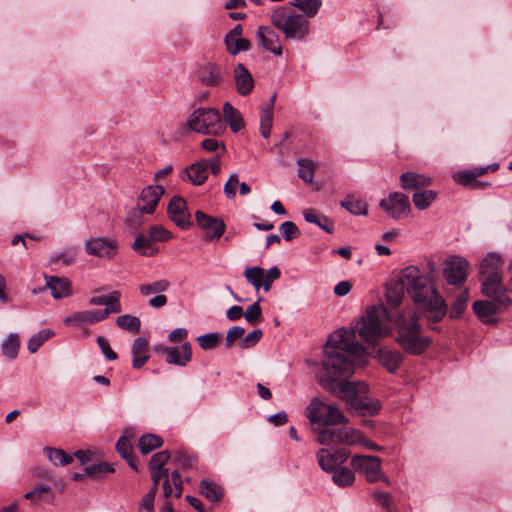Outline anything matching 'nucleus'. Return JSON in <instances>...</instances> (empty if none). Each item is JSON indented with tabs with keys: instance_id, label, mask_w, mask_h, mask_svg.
<instances>
[{
	"instance_id": "774afa93",
	"label": "nucleus",
	"mask_w": 512,
	"mask_h": 512,
	"mask_svg": "<svg viewBox=\"0 0 512 512\" xmlns=\"http://www.w3.org/2000/svg\"><path fill=\"white\" fill-rule=\"evenodd\" d=\"M374 500L381 505L386 510L391 508L392 505V496L389 493L375 491L372 494Z\"/></svg>"
},
{
	"instance_id": "6ab92c4d",
	"label": "nucleus",
	"mask_w": 512,
	"mask_h": 512,
	"mask_svg": "<svg viewBox=\"0 0 512 512\" xmlns=\"http://www.w3.org/2000/svg\"><path fill=\"white\" fill-rule=\"evenodd\" d=\"M262 47L276 56H281L282 46L279 35L269 26H260L256 33Z\"/></svg>"
},
{
	"instance_id": "9d476101",
	"label": "nucleus",
	"mask_w": 512,
	"mask_h": 512,
	"mask_svg": "<svg viewBox=\"0 0 512 512\" xmlns=\"http://www.w3.org/2000/svg\"><path fill=\"white\" fill-rule=\"evenodd\" d=\"M317 441L320 445H354L362 441V434L350 427H326L317 432Z\"/></svg>"
},
{
	"instance_id": "de8ad7c7",
	"label": "nucleus",
	"mask_w": 512,
	"mask_h": 512,
	"mask_svg": "<svg viewBox=\"0 0 512 512\" xmlns=\"http://www.w3.org/2000/svg\"><path fill=\"white\" fill-rule=\"evenodd\" d=\"M116 325L121 329L137 333L141 328V321L136 316L124 314L117 317Z\"/></svg>"
},
{
	"instance_id": "37998d69",
	"label": "nucleus",
	"mask_w": 512,
	"mask_h": 512,
	"mask_svg": "<svg viewBox=\"0 0 512 512\" xmlns=\"http://www.w3.org/2000/svg\"><path fill=\"white\" fill-rule=\"evenodd\" d=\"M163 445L161 437L155 434H145L139 439V449L142 454H148L152 450L157 449Z\"/></svg>"
},
{
	"instance_id": "72a5a7b5",
	"label": "nucleus",
	"mask_w": 512,
	"mask_h": 512,
	"mask_svg": "<svg viewBox=\"0 0 512 512\" xmlns=\"http://www.w3.org/2000/svg\"><path fill=\"white\" fill-rule=\"evenodd\" d=\"M85 475L95 480H101L106 475L114 473L115 468L112 464L100 462L97 464L89 465L84 468Z\"/></svg>"
},
{
	"instance_id": "6e6552de",
	"label": "nucleus",
	"mask_w": 512,
	"mask_h": 512,
	"mask_svg": "<svg viewBox=\"0 0 512 512\" xmlns=\"http://www.w3.org/2000/svg\"><path fill=\"white\" fill-rule=\"evenodd\" d=\"M488 300H478L473 304V311L478 319L489 325L497 323L496 315L504 311L511 303L506 290H499L493 294L485 295Z\"/></svg>"
},
{
	"instance_id": "052dcab7",
	"label": "nucleus",
	"mask_w": 512,
	"mask_h": 512,
	"mask_svg": "<svg viewBox=\"0 0 512 512\" xmlns=\"http://www.w3.org/2000/svg\"><path fill=\"white\" fill-rule=\"evenodd\" d=\"M116 451L120 454L122 458L129 457L132 455V445L129 437L124 434L122 435L117 443H116Z\"/></svg>"
},
{
	"instance_id": "f257e3e1",
	"label": "nucleus",
	"mask_w": 512,
	"mask_h": 512,
	"mask_svg": "<svg viewBox=\"0 0 512 512\" xmlns=\"http://www.w3.org/2000/svg\"><path fill=\"white\" fill-rule=\"evenodd\" d=\"M350 336L351 333L345 328L329 336L319 381L325 390L345 400L358 414L373 416L378 413L380 403L368 397L367 384L341 381L354 373L356 360L366 353L363 345L350 340Z\"/></svg>"
},
{
	"instance_id": "473e14b6",
	"label": "nucleus",
	"mask_w": 512,
	"mask_h": 512,
	"mask_svg": "<svg viewBox=\"0 0 512 512\" xmlns=\"http://www.w3.org/2000/svg\"><path fill=\"white\" fill-rule=\"evenodd\" d=\"M304 219L309 223H314L327 233H333V222L324 215L315 213L312 209H305L303 211Z\"/></svg>"
},
{
	"instance_id": "7c9ffc66",
	"label": "nucleus",
	"mask_w": 512,
	"mask_h": 512,
	"mask_svg": "<svg viewBox=\"0 0 512 512\" xmlns=\"http://www.w3.org/2000/svg\"><path fill=\"white\" fill-rule=\"evenodd\" d=\"M20 349V337L17 333H10L1 344L2 354L13 360L17 357Z\"/></svg>"
},
{
	"instance_id": "5fc2aeb1",
	"label": "nucleus",
	"mask_w": 512,
	"mask_h": 512,
	"mask_svg": "<svg viewBox=\"0 0 512 512\" xmlns=\"http://www.w3.org/2000/svg\"><path fill=\"white\" fill-rule=\"evenodd\" d=\"M261 300V297L258 298V300L252 305H250L243 313L245 320L251 325H255L261 318L262 309L259 305Z\"/></svg>"
},
{
	"instance_id": "f03ea898",
	"label": "nucleus",
	"mask_w": 512,
	"mask_h": 512,
	"mask_svg": "<svg viewBox=\"0 0 512 512\" xmlns=\"http://www.w3.org/2000/svg\"><path fill=\"white\" fill-rule=\"evenodd\" d=\"M398 275L418 308L429 313L428 319L433 322L441 320L446 313V305L433 286L431 276L412 265L402 269Z\"/></svg>"
},
{
	"instance_id": "cd10ccee",
	"label": "nucleus",
	"mask_w": 512,
	"mask_h": 512,
	"mask_svg": "<svg viewBox=\"0 0 512 512\" xmlns=\"http://www.w3.org/2000/svg\"><path fill=\"white\" fill-rule=\"evenodd\" d=\"M379 362L391 373L395 372L403 361V356L398 351L379 349Z\"/></svg>"
},
{
	"instance_id": "79ce46f5",
	"label": "nucleus",
	"mask_w": 512,
	"mask_h": 512,
	"mask_svg": "<svg viewBox=\"0 0 512 512\" xmlns=\"http://www.w3.org/2000/svg\"><path fill=\"white\" fill-rule=\"evenodd\" d=\"M52 492V486L48 484H38L31 491L24 495L26 500H29L32 505H39L45 498L44 495Z\"/></svg>"
},
{
	"instance_id": "20e7f679",
	"label": "nucleus",
	"mask_w": 512,
	"mask_h": 512,
	"mask_svg": "<svg viewBox=\"0 0 512 512\" xmlns=\"http://www.w3.org/2000/svg\"><path fill=\"white\" fill-rule=\"evenodd\" d=\"M389 323L390 316L384 305L371 306L351 330H348L351 333L350 340H355V335L358 334L367 344L375 345L380 338L390 333Z\"/></svg>"
},
{
	"instance_id": "423d86ee",
	"label": "nucleus",
	"mask_w": 512,
	"mask_h": 512,
	"mask_svg": "<svg viewBox=\"0 0 512 512\" xmlns=\"http://www.w3.org/2000/svg\"><path fill=\"white\" fill-rule=\"evenodd\" d=\"M271 21L287 39H303L309 34V21L302 15L290 13L285 7L276 9L272 13Z\"/></svg>"
},
{
	"instance_id": "09e8293b",
	"label": "nucleus",
	"mask_w": 512,
	"mask_h": 512,
	"mask_svg": "<svg viewBox=\"0 0 512 512\" xmlns=\"http://www.w3.org/2000/svg\"><path fill=\"white\" fill-rule=\"evenodd\" d=\"M293 5L299 8L307 17H314L322 5L321 0H293Z\"/></svg>"
},
{
	"instance_id": "b1692460",
	"label": "nucleus",
	"mask_w": 512,
	"mask_h": 512,
	"mask_svg": "<svg viewBox=\"0 0 512 512\" xmlns=\"http://www.w3.org/2000/svg\"><path fill=\"white\" fill-rule=\"evenodd\" d=\"M209 161L202 159L185 169L188 181L194 185L203 184L208 177Z\"/></svg>"
},
{
	"instance_id": "39448f33",
	"label": "nucleus",
	"mask_w": 512,
	"mask_h": 512,
	"mask_svg": "<svg viewBox=\"0 0 512 512\" xmlns=\"http://www.w3.org/2000/svg\"><path fill=\"white\" fill-rule=\"evenodd\" d=\"M187 127L203 135H221L225 131V125L221 114L214 108H197L188 117Z\"/></svg>"
},
{
	"instance_id": "4c0bfd02",
	"label": "nucleus",
	"mask_w": 512,
	"mask_h": 512,
	"mask_svg": "<svg viewBox=\"0 0 512 512\" xmlns=\"http://www.w3.org/2000/svg\"><path fill=\"white\" fill-rule=\"evenodd\" d=\"M437 193L433 190H419L413 194V203L419 210L427 209L436 199Z\"/></svg>"
},
{
	"instance_id": "5701e85b",
	"label": "nucleus",
	"mask_w": 512,
	"mask_h": 512,
	"mask_svg": "<svg viewBox=\"0 0 512 512\" xmlns=\"http://www.w3.org/2000/svg\"><path fill=\"white\" fill-rule=\"evenodd\" d=\"M432 184V179L423 174L415 172H406L400 176V186L404 190H417L428 187Z\"/></svg>"
},
{
	"instance_id": "aec40b11",
	"label": "nucleus",
	"mask_w": 512,
	"mask_h": 512,
	"mask_svg": "<svg viewBox=\"0 0 512 512\" xmlns=\"http://www.w3.org/2000/svg\"><path fill=\"white\" fill-rule=\"evenodd\" d=\"M236 91L241 96L249 95L254 88V80L251 73L242 63H238L233 71Z\"/></svg>"
},
{
	"instance_id": "a211bd4d",
	"label": "nucleus",
	"mask_w": 512,
	"mask_h": 512,
	"mask_svg": "<svg viewBox=\"0 0 512 512\" xmlns=\"http://www.w3.org/2000/svg\"><path fill=\"white\" fill-rule=\"evenodd\" d=\"M161 350L166 353V362L171 365L184 367L192 359V347L189 342H184L178 347H164Z\"/></svg>"
},
{
	"instance_id": "a18cd8bd",
	"label": "nucleus",
	"mask_w": 512,
	"mask_h": 512,
	"mask_svg": "<svg viewBox=\"0 0 512 512\" xmlns=\"http://www.w3.org/2000/svg\"><path fill=\"white\" fill-rule=\"evenodd\" d=\"M52 336L54 332L51 329H43L30 337L27 348L31 353H36L38 349Z\"/></svg>"
},
{
	"instance_id": "f8f14e48",
	"label": "nucleus",
	"mask_w": 512,
	"mask_h": 512,
	"mask_svg": "<svg viewBox=\"0 0 512 512\" xmlns=\"http://www.w3.org/2000/svg\"><path fill=\"white\" fill-rule=\"evenodd\" d=\"M352 464L361 469L368 482H376L384 479L389 483L381 472V460L377 456H354Z\"/></svg>"
},
{
	"instance_id": "3c124183",
	"label": "nucleus",
	"mask_w": 512,
	"mask_h": 512,
	"mask_svg": "<svg viewBox=\"0 0 512 512\" xmlns=\"http://www.w3.org/2000/svg\"><path fill=\"white\" fill-rule=\"evenodd\" d=\"M225 44L228 52L231 55H236L240 51H247L250 49V42L247 39L237 37L234 39H225Z\"/></svg>"
},
{
	"instance_id": "c9c22d12",
	"label": "nucleus",
	"mask_w": 512,
	"mask_h": 512,
	"mask_svg": "<svg viewBox=\"0 0 512 512\" xmlns=\"http://www.w3.org/2000/svg\"><path fill=\"white\" fill-rule=\"evenodd\" d=\"M332 480L339 487H348L355 481L353 471L347 467H337L332 472Z\"/></svg>"
},
{
	"instance_id": "f3484780",
	"label": "nucleus",
	"mask_w": 512,
	"mask_h": 512,
	"mask_svg": "<svg viewBox=\"0 0 512 512\" xmlns=\"http://www.w3.org/2000/svg\"><path fill=\"white\" fill-rule=\"evenodd\" d=\"M196 222L204 229L207 239L220 238L225 232V223L223 220L215 217H211L202 211L195 213Z\"/></svg>"
},
{
	"instance_id": "680f3d73",
	"label": "nucleus",
	"mask_w": 512,
	"mask_h": 512,
	"mask_svg": "<svg viewBox=\"0 0 512 512\" xmlns=\"http://www.w3.org/2000/svg\"><path fill=\"white\" fill-rule=\"evenodd\" d=\"M280 270L278 267L273 266L268 269V271L265 273L264 279L262 281V287L266 292H268L271 289L272 283L280 278Z\"/></svg>"
},
{
	"instance_id": "e2e57ef3",
	"label": "nucleus",
	"mask_w": 512,
	"mask_h": 512,
	"mask_svg": "<svg viewBox=\"0 0 512 512\" xmlns=\"http://www.w3.org/2000/svg\"><path fill=\"white\" fill-rule=\"evenodd\" d=\"M157 492L155 491V487H151L149 492L141 499L139 503V508L144 509L147 512H154V500Z\"/></svg>"
},
{
	"instance_id": "c756f323",
	"label": "nucleus",
	"mask_w": 512,
	"mask_h": 512,
	"mask_svg": "<svg viewBox=\"0 0 512 512\" xmlns=\"http://www.w3.org/2000/svg\"><path fill=\"white\" fill-rule=\"evenodd\" d=\"M33 477L40 480H46L50 482L56 489L63 492L65 489V483L61 478L56 477L53 472L42 466L35 467L32 472Z\"/></svg>"
},
{
	"instance_id": "864d4df0",
	"label": "nucleus",
	"mask_w": 512,
	"mask_h": 512,
	"mask_svg": "<svg viewBox=\"0 0 512 512\" xmlns=\"http://www.w3.org/2000/svg\"><path fill=\"white\" fill-rule=\"evenodd\" d=\"M196 341L203 350H212L218 346L220 341V334L215 332L204 334L198 336Z\"/></svg>"
},
{
	"instance_id": "393cba45",
	"label": "nucleus",
	"mask_w": 512,
	"mask_h": 512,
	"mask_svg": "<svg viewBox=\"0 0 512 512\" xmlns=\"http://www.w3.org/2000/svg\"><path fill=\"white\" fill-rule=\"evenodd\" d=\"M89 303L91 305L106 306L103 311H108V315L122 311V306L120 303V292L118 291H113L108 295L92 297L90 298Z\"/></svg>"
},
{
	"instance_id": "dca6fc26",
	"label": "nucleus",
	"mask_w": 512,
	"mask_h": 512,
	"mask_svg": "<svg viewBox=\"0 0 512 512\" xmlns=\"http://www.w3.org/2000/svg\"><path fill=\"white\" fill-rule=\"evenodd\" d=\"M85 248L89 255L111 259L116 255L118 244L112 239L94 238L86 241Z\"/></svg>"
},
{
	"instance_id": "2f4dec72",
	"label": "nucleus",
	"mask_w": 512,
	"mask_h": 512,
	"mask_svg": "<svg viewBox=\"0 0 512 512\" xmlns=\"http://www.w3.org/2000/svg\"><path fill=\"white\" fill-rule=\"evenodd\" d=\"M199 489L200 493L212 502H217L223 497L222 488L208 479H203L200 482Z\"/></svg>"
},
{
	"instance_id": "9b49d317",
	"label": "nucleus",
	"mask_w": 512,
	"mask_h": 512,
	"mask_svg": "<svg viewBox=\"0 0 512 512\" xmlns=\"http://www.w3.org/2000/svg\"><path fill=\"white\" fill-rule=\"evenodd\" d=\"M380 207L396 220L406 218L411 211L409 198L400 192L389 194L386 199L381 200Z\"/></svg>"
},
{
	"instance_id": "c03bdc74",
	"label": "nucleus",
	"mask_w": 512,
	"mask_h": 512,
	"mask_svg": "<svg viewBox=\"0 0 512 512\" xmlns=\"http://www.w3.org/2000/svg\"><path fill=\"white\" fill-rule=\"evenodd\" d=\"M298 169V177L307 183H311L314 178L315 173V164L313 161L300 158L297 161Z\"/></svg>"
},
{
	"instance_id": "0eeeda50",
	"label": "nucleus",
	"mask_w": 512,
	"mask_h": 512,
	"mask_svg": "<svg viewBox=\"0 0 512 512\" xmlns=\"http://www.w3.org/2000/svg\"><path fill=\"white\" fill-rule=\"evenodd\" d=\"M503 261L499 254L488 253L480 263L482 293L490 295L499 290H506L502 282Z\"/></svg>"
},
{
	"instance_id": "58836bf2",
	"label": "nucleus",
	"mask_w": 512,
	"mask_h": 512,
	"mask_svg": "<svg viewBox=\"0 0 512 512\" xmlns=\"http://www.w3.org/2000/svg\"><path fill=\"white\" fill-rule=\"evenodd\" d=\"M341 207L353 215H367L368 205L364 200L347 197L340 202Z\"/></svg>"
},
{
	"instance_id": "c85d7f7f",
	"label": "nucleus",
	"mask_w": 512,
	"mask_h": 512,
	"mask_svg": "<svg viewBox=\"0 0 512 512\" xmlns=\"http://www.w3.org/2000/svg\"><path fill=\"white\" fill-rule=\"evenodd\" d=\"M223 115L225 122L233 132H238L244 127L241 114L229 102H225L223 105Z\"/></svg>"
},
{
	"instance_id": "49530a36",
	"label": "nucleus",
	"mask_w": 512,
	"mask_h": 512,
	"mask_svg": "<svg viewBox=\"0 0 512 512\" xmlns=\"http://www.w3.org/2000/svg\"><path fill=\"white\" fill-rule=\"evenodd\" d=\"M346 424L348 423V419L344 416L342 411L338 409L335 405L328 404L327 413L324 419L323 425L325 426H335L337 424Z\"/></svg>"
},
{
	"instance_id": "412c9836",
	"label": "nucleus",
	"mask_w": 512,
	"mask_h": 512,
	"mask_svg": "<svg viewBox=\"0 0 512 512\" xmlns=\"http://www.w3.org/2000/svg\"><path fill=\"white\" fill-rule=\"evenodd\" d=\"M46 287L50 289L54 299H62L71 295L72 284L68 278L45 275Z\"/></svg>"
},
{
	"instance_id": "4be33fe9",
	"label": "nucleus",
	"mask_w": 512,
	"mask_h": 512,
	"mask_svg": "<svg viewBox=\"0 0 512 512\" xmlns=\"http://www.w3.org/2000/svg\"><path fill=\"white\" fill-rule=\"evenodd\" d=\"M200 82L209 87H217L224 83L221 69L215 63H207L199 71Z\"/></svg>"
},
{
	"instance_id": "7ed1b4c3",
	"label": "nucleus",
	"mask_w": 512,
	"mask_h": 512,
	"mask_svg": "<svg viewBox=\"0 0 512 512\" xmlns=\"http://www.w3.org/2000/svg\"><path fill=\"white\" fill-rule=\"evenodd\" d=\"M396 341L410 355H421L431 344V338L422 332L415 312L402 311L395 319Z\"/></svg>"
},
{
	"instance_id": "2eb2a0df",
	"label": "nucleus",
	"mask_w": 512,
	"mask_h": 512,
	"mask_svg": "<svg viewBox=\"0 0 512 512\" xmlns=\"http://www.w3.org/2000/svg\"><path fill=\"white\" fill-rule=\"evenodd\" d=\"M169 218L180 228L188 229L191 226L190 213L186 201L182 197H173L168 205Z\"/></svg>"
},
{
	"instance_id": "ea45409f",
	"label": "nucleus",
	"mask_w": 512,
	"mask_h": 512,
	"mask_svg": "<svg viewBox=\"0 0 512 512\" xmlns=\"http://www.w3.org/2000/svg\"><path fill=\"white\" fill-rule=\"evenodd\" d=\"M265 276V270L261 267H246L244 270V277L246 281L251 284L256 291L262 287V281Z\"/></svg>"
},
{
	"instance_id": "bf43d9fd",
	"label": "nucleus",
	"mask_w": 512,
	"mask_h": 512,
	"mask_svg": "<svg viewBox=\"0 0 512 512\" xmlns=\"http://www.w3.org/2000/svg\"><path fill=\"white\" fill-rule=\"evenodd\" d=\"M172 461L183 468H190L194 465L196 458L190 455L187 451H177Z\"/></svg>"
},
{
	"instance_id": "6e6d98bb",
	"label": "nucleus",
	"mask_w": 512,
	"mask_h": 512,
	"mask_svg": "<svg viewBox=\"0 0 512 512\" xmlns=\"http://www.w3.org/2000/svg\"><path fill=\"white\" fill-rule=\"evenodd\" d=\"M148 236L152 242H164L171 238V233L162 225H154L149 229Z\"/></svg>"
},
{
	"instance_id": "338daca9",
	"label": "nucleus",
	"mask_w": 512,
	"mask_h": 512,
	"mask_svg": "<svg viewBox=\"0 0 512 512\" xmlns=\"http://www.w3.org/2000/svg\"><path fill=\"white\" fill-rule=\"evenodd\" d=\"M245 334V328L240 326L231 327L226 335V346L231 347L233 342L240 339Z\"/></svg>"
},
{
	"instance_id": "4468645a",
	"label": "nucleus",
	"mask_w": 512,
	"mask_h": 512,
	"mask_svg": "<svg viewBox=\"0 0 512 512\" xmlns=\"http://www.w3.org/2000/svg\"><path fill=\"white\" fill-rule=\"evenodd\" d=\"M349 457V453L345 449H338L332 451L327 448H322L317 452V459L319 466L325 472H332L340 464L344 463Z\"/></svg>"
},
{
	"instance_id": "bb28decb",
	"label": "nucleus",
	"mask_w": 512,
	"mask_h": 512,
	"mask_svg": "<svg viewBox=\"0 0 512 512\" xmlns=\"http://www.w3.org/2000/svg\"><path fill=\"white\" fill-rule=\"evenodd\" d=\"M327 406L328 404L318 398L312 399L306 407V417L311 423L323 424L327 413Z\"/></svg>"
},
{
	"instance_id": "f704fd0d",
	"label": "nucleus",
	"mask_w": 512,
	"mask_h": 512,
	"mask_svg": "<svg viewBox=\"0 0 512 512\" xmlns=\"http://www.w3.org/2000/svg\"><path fill=\"white\" fill-rule=\"evenodd\" d=\"M44 454L55 466H65L73 462V456L65 453L62 449L46 447Z\"/></svg>"
},
{
	"instance_id": "ddd939ff",
	"label": "nucleus",
	"mask_w": 512,
	"mask_h": 512,
	"mask_svg": "<svg viewBox=\"0 0 512 512\" xmlns=\"http://www.w3.org/2000/svg\"><path fill=\"white\" fill-rule=\"evenodd\" d=\"M469 264L461 257H452L446 262L444 277L450 285L462 284L468 274Z\"/></svg>"
},
{
	"instance_id": "603ef678",
	"label": "nucleus",
	"mask_w": 512,
	"mask_h": 512,
	"mask_svg": "<svg viewBox=\"0 0 512 512\" xmlns=\"http://www.w3.org/2000/svg\"><path fill=\"white\" fill-rule=\"evenodd\" d=\"M468 291H462L456 297L453 305L450 308L449 316L450 318H458L466 307V303L468 301Z\"/></svg>"
},
{
	"instance_id": "13d9d810",
	"label": "nucleus",
	"mask_w": 512,
	"mask_h": 512,
	"mask_svg": "<svg viewBox=\"0 0 512 512\" xmlns=\"http://www.w3.org/2000/svg\"><path fill=\"white\" fill-rule=\"evenodd\" d=\"M280 232L286 241H291L300 235L298 227L292 221H285L280 225Z\"/></svg>"
},
{
	"instance_id": "e433bc0d",
	"label": "nucleus",
	"mask_w": 512,
	"mask_h": 512,
	"mask_svg": "<svg viewBox=\"0 0 512 512\" xmlns=\"http://www.w3.org/2000/svg\"><path fill=\"white\" fill-rule=\"evenodd\" d=\"M170 283L166 279H160L152 283H144L138 286V290L142 296H149L151 294H160L167 291Z\"/></svg>"
},
{
	"instance_id": "0e129e2a",
	"label": "nucleus",
	"mask_w": 512,
	"mask_h": 512,
	"mask_svg": "<svg viewBox=\"0 0 512 512\" xmlns=\"http://www.w3.org/2000/svg\"><path fill=\"white\" fill-rule=\"evenodd\" d=\"M239 184L238 175L233 173L230 175L228 181L224 185V194L228 199H233L236 196V187Z\"/></svg>"
},
{
	"instance_id": "1a4fd4ad",
	"label": "nucleus",
	"mask_w": 512,
	"mask_h": 512,
	"mask_svg": "<svg viewBox=\"0 0 512 512\" xmlns=\"http://www.w3.org/2000/svg\"><path fill=\"white\" fill-rule=\"evenodd\" d=\"M165 190L161 185H150L145 187L137 200V209L130 212L127 222L130 227H136L143 223L142 214L154 213L161 196Z\"/></svg>"
},
{
	"instance_id": "a878e982",
	"label": "nucleus",
	"mask_w": 512,
	"mask_h": 512,
	"mask_svg": "<svg viewBox=\"0 0 512 512\" xmlns=\"http://www.w3.org/2000/svg\"><path fill=\"white\" fill-rule=\"evenodd\" d=\"M405 286L402 284L400 277L397 280L391 282L386 287V302L390 307H397L401 304L405 294Z\"/></svg>"
},
{
	"instance_id": "a19ab883",
	"label": "nucleus",
	"mask_w": 512,
	"mask_h": 512,
	"mask_svg": "<svg viewBox=\"0 0 512 512\" xmlns=\"http://www.w3.org/2000/svg\"><path fill=\"white\" fill-rule=\"evenodd\" d=\"M132 248L134 251L140 253L143 256H153L157 252V250L153 248L152 241L150 240L149 236H145L143 234H139L136 237Z\"/></svg>"
},
{
	"instance_id": "8fccbe9b",
	"label": "nucleus",
	"mask_w": 512,
	"mask_h": 512,
	"mask_svg": "<svg viewBox=\"0 0 512 512\" xmlns=\"http://www.w3.org/2000/svg\"><path fill=\"white\" fill-rule=\"evenodd\" d=\"M68 326L83 327L90 324L89 311H76L64 319Z\"/></svg>"
},
{
	"instance_id": "4d7b16f0",
	"label": "nucleus",
	"mask_w": 512,
	"mask_h": 512,
	"mask_svg": "<svg viewBox=\"0 0 512 512\" xmlns=\"http://www.w3.org/2000/svg\"><path fill=\"white\" fill-rule=\"evenodd\" d=\"M171 454L168 450L155 453L149 461V469H164L163 466L170 459Z\"/></svg>"
},
{
	"instance_id": "69168bd1",
	"label": "nucleus",
	"mask_w": 512,
	"mask_h": 512,
	"mask_svg": "<svg viewBox=\"0 0 512 512\" xmlns=\"http://www.w3.org/2000/svg\"><path fill=\"white\" fill-rule=\"evenodd\" d=\"M97 343H98L102 353L105 355V357L108 360L114 361V360L117 359V357H118L117 353L112 350V348L110 347V344L107 341V339H105L103 336H99L97 338Z\"/></svg>"
}]
</instances>
